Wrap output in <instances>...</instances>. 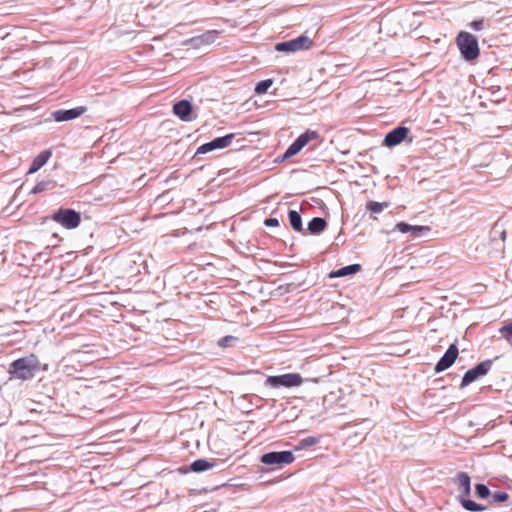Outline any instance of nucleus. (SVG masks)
<instances>
[{
  "label": "nucleus",
  "instance_id": "obj_6",
  "mask_svg": "<svg viewBox=\"0 0 512 512\" xmlns=\"http://www.w3.org/2000/svg\"><path fill=\"white\" fill-rule=\"evenodd\" d=\"M312 46L313 40L303 34L294 39L277 43L275 49L278 52L294 53L301 50H308Z\"/></svg>",
  "mask_w": 512,
  "mask_h": 512
},
{
  "label": "nucleus",
  "instance_id": "obj_5",
  "mask_svg": "<svg viewBox=\"0 0 512 512\" xmlns=\"http://www.w3.org/2000/svg\"><path fill=\"white\" fill-rule=\"evenodd\" d=\"M303 381V378L298 373H286L282 375L268 376L265 380V386L271 388H292L300 386Z\"/></svg>",
  "mask_w": 512,
  "mask_h": 512
},
{
  "label": "nucleus",
  "instance_id": "obj_15",
  "mask_svg": "<svg viewBox=\"0 0 512 512\" xmlns=\"http://www.w3.org/2000/svg\"><path fill=\"white\" fill-rule=\"evenodd\" d=\"M173 113L182 121H190L192 113V104L188 100H180L173 105Z\"/></svg>",
  "mask_w": 512,
  "mask_h": 512
},
{
  "label": "nucleus",
  "instance_id": "obj_13",
  "mask_svg": "<svg viewBox=\"0 0 512 512\" xmlns=\"http://www.w3.org/2000/svg\"><path fill=\"white\" fill-rule=\"evenodd\" d=\"M85 106H78L72 109H59L51 113V116L56 122H65L76 119L86 112Z\"/></svg>",
  "mask_w": 512,
  "mask_h": 512
},
{
  "label": "nucleus",
  "instance_id": "obj_29",
  "mask_svg": "<svg viewBox=\"0 0 512 512\" xmlns=\"http://www.w3.org/2000/svg\"><path fill=\"white\" fill-rule=\"evenodd\" d=\"M485 22L486 21L484 18H480V19L473 20L472 22H470L468 24V26L474 31H481L485 28Z\"/></svg>",
  "mask_w": 512,
  "mask_h": 512
},
{
  "label": "nucleus",
  "instance_id": "obj_8",
  "mask_svg": "<svg viewBox=\"0 0 512 512\" xmlns=\"http://www.w3.org/2000/svg\"><path fill=\"white\" fill-rule=\"evenodd\" d=\"M492 364L493 360L487 359L478 363L473 368L467 370L462 377L460 388L463 389L476 381L478 378L485 376L490 371Z\"/></svg>",
  "mask_w": 512,
  "mask_h": 512
},
{
  "label": "nucleus",
  "instance_id": "obj_22",
  "mask_svg": "<svg viewBox=\"0 0 512 512\" xmlns=\"http://www.w3.org/2000/svg\"><path fill=\"white\" fill-rule=\"evenodd\" d=\"M319 443V438L315 436H308L301 439L298 444L295 446V450L308 449Z\"/></svg>",
  "mask_w": 512,
  "mask_h": 512
},
{
  "label": "nucleus",
  "instance_id": "obj_16",
  "mask_svg": "<svg viewBox=\"0 0 512 512\" xmlns=\"http://www.w3.org/2000/svg\"><path fill=\"white\" fill-rule=\"evenodd\" d=\"M50 157V150H43L42 152H40L32 161L28 173L32 174L40 170L48 162Z\"/></svg>",
  "mask_w": 512,
  "mask_h": 512
},
{
  "label": "nucleus",
  "instance_id": "obj_32",
  "mask_svg": "<svg viewBox=\"0 0 512 512\" xmlns=\"http://www.w3.org/2000/svg\"><path fill=\"white\" fill-rule=\"evenodd\" d=\"M288 149H290V151L294 153V155L298 154L302 150L294 142L288 147Z\"/></svg>",
  "mask_w": 512,
  "mask_h": 512
},
{
  "label": "nucleus",
  "instance_id": "obj_31",
  "mask_svg": "<svg viewBox=\"0 0 512 512\" xmlns=\"http://www.w3.org/2000/svg\"><path fill=\"white\" fill-rule=\"evenodd\" d=\"M264 225L267 227H277L279 226V220L277 218H267L264 220Z\"/></svg>",
  "mask_w": 512,
  "mask_h": 512
},
{
  "label": "nucleus",
  "instance_id": "obj_4",
  "mask_svg": "<svg viewBox=\"0 0 512 512\" xmlns=\"http://www.w3.org/2000/svg\"><path fill=\"white\" fill-rule=\"evenodd\" d=\"M50 219L68 230L77 228L81 223V213L72 208H59Z\"/></svg>",
  "mask_w": 512,
  "mask_h": 512
},
{
  "label": "nucleus",
  "instance_id": "obj_36",
  "mask_svg": "<svg viewBox=\"0 0 512 512\" xmlns=\"http://www.w3.org/2000/svg\"><path fill=\"white\" fill-rule=\"evenodd\" d=\"M281 267H287V266H290L291 264L290 263H287V262H282L279 264Z\"/></svg>",
  "mask_w": 512,
  "mask_h": 512
},
{
  "label": "nucleus",
  "instance_id": "obj_33",
  "mask_svg": "<svg viewBox=\"0 0 512 512\" xmlns=\"http://www.w3.org/2000/svg\"><path fill=\"white\" fill-rule=\"evenodd\" d=\"M292 156H294V153H292L290 149L287 148L284 154L282 155V160L288 159Z\"/></svg>",
  "mask_w": 512,
  "mask_h": 512
},
{
  "label": "nucleus",
  "instance_id": "obj_26",
  "mask_svg": "<svg viewBox=\"0 0 512 512\" xmlns=\"http://www.w3.org/2000/svg\"><path fill=\"white\" fill-rule=\"evenodd\" d=\"M386 207H388L387 202L380 203L376 201H369L366 206L367 210L376 214L381 213Z\"/></svg>",
  "mask_w": 512,
  "mask_h": 512
},
{
  "label": "nucleus",
  "instance_id": "obj_19",
  "mask_svg": "<svg viewBox=\"0 0 512 512\" xmlns=\"http://www.w3.org/2000/svg\"><path fill=\"white\" fill-rule=\"evenodd\" d=\"M289 223L291 227L297 232H303L302 217L296 210H289L288 212Z\"/></svg>",
  "mask_w": 512,
  "mask_h": 512
},
{
  "label": "nucleus",
  "instance_id": "obj_9",
  "mask_svg": "<svg viewBox=\"0 0 512 512\" xmlns=\"http://www.w3.org/2000/svg\"><path fill=\"white\" fill-rule=\"evenodd\" d=\"M408 134L409 129L407 127L397 126L385 135L383 145L392 148L399 145L406 139L409 143H411L413 141V137L408 138Z\"/></svg>",
  "mask_w": 512,
  "mask_h": 512
},
{
  "label": "nucleus",
  "instance_id": "obj_18",
  "mask_svg": "<svg viewBox=\"0 0 512 512\" xmlns=\"http://www.w3.org/2000/svg\"><path fill=\"white\" fill-rule=\"evenodd\" d=\"M360 270H361L360 264H351V265L341 267L340 269H338L336 271H332L329 274V277L330 278L345 277V276L356 274Z\"/></svg>",
  "mask_w": 512,
  "mask_h": 512
},
{
  "label": "nucleus",
  "instance_id": "obj_27",
  "mask_svg": "<svg viewBox=\"0 0 512 512\" xmlns=\"http://www.w3.org/2000/svg\"><path fill=\"white\" fill-rule=\"evenodd\" d=\"M499 332L502 334V336L506 339V341L512 345V321L507 323L506 325L502 326L499 329Z\"/></svg>",
  "mask_w": 512,
  "mask_h": 512
},
{
  "label": "nucleus",
  "instance_id": "obj_37",
  "mask_svg": "<svg viewBox=\"0 0 512 512\" xmlns=\"http://www.w3.org/2000/svg\"><path fill=\"white\" fill-rule=\"evenodd\" d=\"M510 423H511V425H512V420H511V422H510Z\"/></svg>",
  "mask_w": 512,
  "mask_h": 512
},
{
  "label": "nucleus",
  "instance_id": "obj_1",
  "mask_svg": "<svg viewBox=\"0 0 512 512\" xmlns=\"http://www.w3.org/2000/svg\"><path fill=\"white\" fill-rule=\"evenodd\" d=\"M41 371V362L37 355L30 354L14 360L8 368L10 379L28 381Z\"/></svg>",
  "mask_w": 512,
  "mask_h": 512
},
{
  "label": "nucleus",
  "instance_id": "obj_25",
  "mask_svg": "<svg viewBox=\"0 0 512 512\" xmlns=\"http://www.w3.org/2000/svg\"><path fill=\"white\" fill-rule=\"evenodd\" d=\"M475 495L478 498L486 499V498L490 497L491 492L487 485H485L483 483H478L475 485Z\"/></svg>",
  "mask_w": 512,
  "mask_h": 512
},
{
  "label": "nucleus",
  "instance_id": "obj_35",
  "mask_svg": "<svg viewBox=\"0 0 512 512\" xmlns=\"http://www.w3.org/2000/svg\"><path fill=\"white\" fill-rule=\"evenodd\" d=\"M292 156H294V153H292L290 149L287 148L284 154L282 155V160L288 159Z\"/></svg>",
  "mask_w": 512,
  "mask_h": 512
},
{
  "label": "nucleus",
  "instance_id": "obj_30",
  "mask_svg": "<svg viewBox=\"0 0 512 512\" xmlns=\"http://www.w3.org/2000/svg\"><path fill=\"white\" fill-rule=\"evenodd\" d=\"M237 338L234 337V336H231V335H227L225 337H222L219 341H218V345L220 347H229L232 345V342L236 341Z\"/></svg>",
  "mask_w": 512,
  "mask_h": 512
},
{
  "label": "nucleus",
  "instance_id": "obj_12",
  "mask_svg": "<svg viewBox=\"0 0 512 512\" xmlns=\"http://www.w3.org/2000/svg\"><path fill=\"white\" fill-rule=\"evenodd\" d=\"M458 347L456 344H451L445 351L444 355L439 359L434 367L435 373H440L450 368L458 357Z\"/></svg>",
  "mask_w": 512,
  "mask_h": 512
},
{
  "label": "nucleus",
  "instance_id": "obj_7",
  "mask_svg": "<svg viewBox=\"0 0 512 512\" xmlns=\"http://www.w3.org/2000/svg\"><path fill=\"white\" fill-rule=\"evenodd\" d=\"M294 460L295 456L292 451L287 450L267 452L260 458L261 463L272 467H282L292 463Z\"/></svg>",
  "mask_w": 512,
  "mask_h": 512
},
{
  "label": "nucleus",
  "instance_id": "obj_34",
  "mask_svg": "<svg viewBox=\"0 0 512 512\" xmlns=\"http://www.w3.org/2000/svg\"><path fill=\"white\" fill-rule=\"evenodd\" d=\"M292 156H294V153H292L290 149L287 148L284 154L282 155V160L288 159Z\"/></svg>",
  "mask_w": 512,
  "mask_h": 512
},
{
  "label": "nucleus",
  "instance_id": "obj_21",
  "mask_svg": "<svg viewBox=\"0 0 512 512\" xmlns=\"http://www.w3.org/2000/svg\"><path fill=\"white\" fill-rule=\"evenodd\" d=\"M214 38H215L214 33L209 31L200 36L191 38L190 42L194 46H199L201 44H210L211 42L214 41Z\"/></svg>",
  "mask_w": 512,
  "mask_h": 512
},
{
  "label": "nucleus",
  "instance_id": "obj_28",
  "mask_svg": "<svg viewBox=\"0 0 512 512\" xmlns=\"http://www.w3.org/2000/svg\"><path fill=\"white\" fill-rule=\"evenodd\" d=\"M491 502L494 503H500L505 502L509 499V495L506 492L497 491L494 493H491Z\"/></svg>",
  "mask_w": 512,
  "mask_h": 512
},
{
  "label": "nucleus",
  "instance_id": "obj_3",
  "mask_svg": "<svg viewBox=\"0 0 512 512\" xmlns=\"http://www.w3.org/2000/svg\"><path fill=\"white\" fill-rule=\"evenodd\" d=\"M457 484L460 491L457 499L465 510L471 512H480L487 509L486 506L478 504L475 501L469 499L471 492V479L466 472H458Z\"/></svg>",
  "mask_w": 512,
  "mask_h": 512
},
{
  "label": "nucleus",
  "instance_id": "obj_11",
  "mask_svg": "<svg viewBox=\"0 0 512 512\" xmlns=\"http://www.w3.org/2000/svg\"><path fill=\"white\" fill-rule=\"evenodd\" d=\"M226 462H227V460H223V459L208 460L205 458H200V459L193 461L190 464V470L195 473H201V472L213 469V468H218L219 470H224L225 469L224 466H225Z\"/></svg>",
  "mask_w": 512,
  "mask_h": 512
},
{
  "label": "nucleus",
  "instance_id": "obj_24",
  "mask_svg": "<svg viewBox=\"0 0 512 512\" xmlns=\"http://www.w3.org/2000/svg\"><path fill=\"white\" fill-rule=\"evenodd\" d=\"M54 187H55V183L52 182V181H41V182H38L34 186V188L32 189L31 193H33V194L41 193L43 191L52 189Z\"/></svg>",
  "mask_w": 512,
  "mask_h": 512
},
{
  "label": "nucleus",
  "instance_id": "obj_17",
  "mask_svg": "<svg viewBox=\"0 0 512 512\" xmlns=\"http://www.w3.org/2000/svg\"><path fill=\"white\" fill-rule=\"evenodd\" d=\"M327 227V222L322 217H314L308 222L307 231L313 235H319Z\"/></svg>",
  "mask_w": 512,
  "mask_h": 512
},
{
  "label": "nucleus",
  "instance_id": "obj_14",
  "mask_svg": "<svg viewBox=\"0 0 512 512\" xmlns=\"http://www.w3.org/2000/svg\"><path fill=\"white\" fill-rule=\"evenodd\" d=\"M397 230L402 234H411V237L416 238L419 237L423 232H429L430 228L428 226L422 225H411L406 222H398L393 231Z\"/></svg>",
  "mask_w": 512,
  "mask_h": 512
},
{
  "label": "nucleus",
  "instance_id": "obj_20",
  "mask_svg": "<svg viewBox=\"0 0 512 512\" xmlns=\"http://www.w3.org/2000/svg\"><path fill=\"white\" fill-rule=\"evenodd\" d=\"M318 137V133L315 132V131H311V130H307L306 132H304L303 134H301L300 136H298L294 143L299 146V148H303L305 147L309 141L313 140V139H316Z\"/></svg>",
  "mask_w": 512,
  "mask_h": 512
},
{
  "label": "nucleus",
  "instance_id": "obj_10",
  "mask_svg": "<svg viewBox=\"0 0 512 512\" xmlns=\"http://www.w3.org/2000/svg\"><path fill=\"white\" fill-rule=\"evenodd\" d=\"M234 137H235V134L230 133L225 136L214 138L210 142L204 143L201 146H199L195 153V156H197L198 154H206V153L214 151L216 149L226 148L232 143V140L234 139Z\"/></svg>",
  "mask_w": 512,
  "mask_h": 512
},
{
  "label": "nucleus",
  "instance_id": "obj_23",
  "mask_svg": "<svg viewBox=\"0 0 512 512\" xmlns=\"http://www.w3.org/2000/svg\"><path fill=\"white\" fill-rule=\"evenodd\" d=\"M272 84V79L262 80L256 84L254 91L258 95L265 94L268 91V89L272 86Z\"/></svg>",
  "mask_w": 512,
  "mask_h": 512
},
{
  "label": "nucleus",
  "instance_id": "obj_2",
  "mask_svg": "<svg viewBox=\"0 0 512 512\" xmlns=\"http://www.w3.org/2000/svg\"><path fill=\"white\" fill-rule=\"evenodd\" d=\"M455 43L461 57L466 62H473L480 56V47L475 35L467 31H460L455 38Z\"/></svg>",
  "mask_w": 512,
  "mask_h": 512
}]
</instances>
